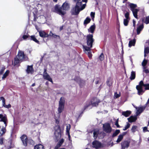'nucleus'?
<instances>
[{
  "label": "nucleus",
  "mask_w": 149,
  "mask_h": 149,
  "mask_svg": "<svg viewBox=\"0 0 149 149\" xmlns=\"http://www.w3.org/2000/svg\"><path fill=\"white\" fill-rule=\"evenodd\" d=\"M87 44V46H83L84 51H85L87 53L89 57L90 58L92 57L91 48L93 46V44L94 41V39L93 38L92 34H88L86 36Z\"/></svg>",
  "instance_id": "obj_1"
},
{
  "label": "nucleus",
  "mask_w": 149,
  "mask_h": 149,
  "mask_svg": "<svg viewBox=\"0 0 149 149\" xmlns=\"http://www.w3.org/2000/svg\"><path fill=\"white\" fill-rule=\"evenodd\" d=\"M69 8V5L67 2H65L61 7L56 5L54 7V11L60 15H63L66 13L65 11L68 10Z\"/></svg>",
  "instance_id": "obj_2"
},
{
  "label": "nucleus",
  "mask_w": 149,
  "mask_h": 149,
  "mask_svg": "<svg viewBox=\"0 0 149 149\" xmlns=\"http://www.w3.org/2000/svg\"><path fill=\"white\" fill-rule=\"evenodd\" d=\"M86 6V4L85 3L82 5V2L76 3V5L75 7L73 8L71 10V13L73 15H78L80 11L82 10L85 8Z\"/></svg>",
  "instance_id": "obj_3"
},
{
  "label": "nucleus",
  "mask_w": 149,
  "mask_h": 149,
  "mask_svg": "<svg viewBox=\"0 0 149 149\" xmlns=\"http://www.w3.org/2000/svg\"><path fill=\"white\" fill-rule=\"evenodd\" d=\"M145 87V90H149V84H144L143 81H141L139 83V85L136 86V88L137 90V94L139 95H142L145 91L143 88V87Z\"/></svg>",
  "instance_id": "obj_4"
},
{
  "label": "nucleus",
  "mask_w": 149,
  "mask_h": 149,
  "mask_svg": "<svg viewBox=\"0 0 149 149\" xmlns=\"http://www.w3.org/2000/svg\"><path fill=\"white\" fill-rule=\"evenodd\" d=\"M65 103L64 98L63 97H61L59 101L58 107V114H59V115L64 109Z\"/></svg>",
  "instance_id": "obj_5"
},
{
  "label": "nucleus",
  "mask_w": 149,
  "mask_h": 149,
  "mask_svg": "<svg viewBox=\"0 0 149 149\" xmlns=\"http://www.w3.org/2000/svg\"><path fill=\"white\" fill-rule=\"evenodd\" d=\"M61 130L59 126H56L55 127L54 134L57 139H59L61 137Z\"/></svg>",
  "instance_id": "obj_6"
},
{
  "label": "nucleus",
  "mask_w": 149,
  "mask_h": 149,
  "mask_svg": "<svg viewBox=\"0 0 149 149\" xmlns=\"http://www.w3.org/2000/svg\"><path fill=\"white\" fill-rule=\"evenodd\" d=\"M17 58H18L21 62L26 61L28 59V57L24 55L23 52L20 51L16 56Z\"/></svg>",
  "instance_id": "obj_7"
},
{
  "label": "nucleus",
  "mask_w": 149,
  "mask_h": 149,
  "mask_svg": "<svg viewBox=\"0 0 149 149\" xmlns=\"http://www.w3.org/2000/svg\"><path fill=\"white\" fill-rule=\"evenodd\" d=\"M130 140H125L121 143V149H127L130 146Z\"/></svg>",
  "instance_id": "obj_8"
},
{
  "label": "nucleus",
  "mask_w": 149,
  "mask_h": 149,
  "mask_svg": "<svg viewBox=\"0 0 149 149\" xmlns=\"http://www.w3.org/2000/svg\"><path fill=\"white\" fill-rule=\"evenodd\" d=\"M103 129L104 131L107 133H110L112 131V128L110 125L106 123L103 125Z\"/></svg>",
  "instance_id": "obj_9"
},
{
  "label": "nucleus",
  "mask_w": 149,
  "mask_h": 149,
  "mask_svg": "<svg viewBox=\"0 0 149 149\" xmlns=\"http://www.w3.org/2000/svg\"><path fill=\"white\" fill-rule=\"evenodd\" d=\"M43 78L46 80L51 82L52 84L53 83L52 78L47 72V69L46 68L44 69V71L43 73Z\"/></svg>",
  "instance_id": "obj_10"
},
{
  "label": "nucleus",
  "mask_w": 149,
  "mask_h": 149,
  "mask_svg": "<svg viewBox=\"0 0 149 149\" xmlns=\"http://www.w3.org/2000/svg\"><path fill=\"white\" fill-rule=\"evenodd\" d=\"M92 145L93 148L96 149L103 147V146L101 143L97 140H95L92 142Z\"/></svg>",
  "instance_id": "obj_11"
},
{
  "label": "nucleus",
  "mask_w": 149,
  "mask_h": 149,
  "mask_svg": "<svg viewBox=\"0 0 149 149\" xmlns=\"http://www.w3.org/2000/svg\"><path fill=\"white\" fill-rule=\"evenodd\" d=\"M0 121L3 122L5 127H6L7 124V119L6 115L0 114Z\"/></svg>",
  "instance_id": "obj_12"
},
{
  "label": "nucleus",
  "mask_w": 149,
  "mask_h": 149,
  "mask_svg": "<svg viewBox=\"0 0 149 149\" xmlns=\"http://www.w3.org/2000/svg\"><path fill=\"white\" fill-rule=\"evenodd\" d=\"M20 138L22 142L23 145L25 146H27L28 141L26 136L25 135H23Z\"/></svg>",
  "instance_id": "obj_13"
},
{
  "label": "nucleus",
  "mask_w": 149,
  "mask_h": 149,
  "mask_svg": "<svg viewBox=\"0 0 149 149\" xmlns=\"http://www.w3.org/2000/svg\"><path fill=\"white\" fill-rule=\"evenodd\" d=\"M100 100L96 98H93L91 101V104L93 106H96L98 105Z\"/></svg>",
  "instance_id": "obj_14"
},
{
  "label": "nucleus",
  "mask_w": 149,
  "mask_h": 149,
  "mask_svg": "<svg viewBox=\"0 0 149 149\" xmlns=\"http://www.w3.org/2000/svg\"><path fill=\"white\" fill-rule=\"evenodd\" d=\"M40 36L42 38L47 37L49 36V34L47 33L44 31H38Z\"/></svg>",
  "instance_id": "obj_15"
},
{
  "label": "nucleus",
  "mask_w": 149,
  "mask_h": 149,
  "mask_svg": "<svg viewBox=\"0 0 149 149\" xmlns=\"http://www.w3.org/2000/svg\"><path fill=\"white\" fill-rule=\"evenodd\" d=\"M136 108L137 109L136 112V115H138L140 113H141L145 109V107H141L138 108V109H137V107H136Z\"/></svg>",
  "instance_id": "obj_16"
},
{
  "label": "nucleus",
  "mask_w": 149,
  "mask_h": 149,
  "mask_svg": "<svg viewBox=\"0 0 149 149\" xmlns=\"http://www.w3.org/2000/svg\"><path fill=\"white\" fill-rule=\"evenodd\" d=\"M33 72V69L32 65L28 66L26 70V72L28 74H32Z\"/></svg>",
  "instance_id": "obj_17"
},
{
  "label": "nucleus",
  "mask_w": 149,
  "mask_h": 149,
  "mask_svg": "<svg viewBox=\"0 0 149 149\" xmlns=\"http://www.w3.org/2000/svg\"><path fill=\"white\" fill-rule=\"evenodd\" d=\"M6 127L0 126V136H2L5 134L6 131Z\"/></svg>",
  "instance_id": "obj_18"
},
{
  "label": "nucleus",
  "mask_w": 149,
  "mask_h": 149,
  "mask_svg": "<svg viewBox=\"0 0 149 149\" xmlns=\"http://www.w3.org/2000/svg\"><path fill=\"white\" fill-rule=\"evenodd\" d=\"M93 137L95 139H96L98 136L99 134V130L98 129H95L93 130Z\"/></svg>",
  "instance_id": "obj_19"
},
{
  "label": "nucleus",
  "mask_w": 149,
  "mask_h": 149,
  "mask_svg": "<svg viewBox=\"0 0 149 149\" xmlns=\"http://www.w3.org/2000/svg\"><path fill=\"white\" fill-rule=\"evenodd\" d=\"M66 134H68V137L70 139V130L71 128L70 125L69 124H67L66 125Z\"/></svg>",
  "instance_id": "obj_20"
},
{
  "label": "nucleus",
  "mask_w": 149,
  "mask_h": 149,
  "mask_svg": "<svg viewBox=\"0 0 149 149\" xmlns=\"http://www.w3.org/2000/svg\"><path fill=\"white\" fill-rule=\"evenodd\" d=\"M143 24H141L137 28V33L138 35L140 34V32L143 29Z\"/></svg>",
  "instance_id": "obj_21"
},
{
  "label": "nucleus",
  "mask_w": 149,
  "mask_h": 149,
  "mask_svg": "<svg viewBox=\"0 0 149 149\" xmlns=\"http://www.w3.org/2000/svg\"><path fill=\"white\" fill-rule=\"evenodd\" d=\"M95 25H93L91 26L89 29H88V32L91 33H93L95 29Z\"/></svg>",
  "instance_id": "obj_22"
},
{
  "label": "nucleus",
  "mask_w": 149,
  "mask_h": 149,
  "mask_svg": "<svg viewBox=\"0 0 149 149\" xmlns=\"http://www.w3.org/2000/svg\"><path fill=\"white\" fill-rule=\"evenodd\" d=\"M136 119L137 118L136 116H131L130 117L127 118L129 122L131 123L134 122L136 120Z\"/></svg>",
  "instance_id": "obj_23"
},
{
  "label": "nucleus",
  "mask_w": 149,
  "mask_h": 149,
  "mask_svg": "<svg viewBox=\"0 0 149 149\" xmlns=\"http://www.w3.org/2000/svg\"><path fill=\"white\" fill-rule=\"evenodd\" d=\"M131 113V111H123L122 113V115L126 117H128Z\"/></svg>",
  "instance_id": "obj_24"
},
{
  "label": "nucleus",
  "mask_w": 149,
  "mask_h": 149,
  "mask_svg": "<svg viewBox=\"0 0 149 149\" xmlns=\"http://www.w3.org/2000/svg\"><path fill=\"white\" fill-rule=\"evenodd\" d=\"M34 149H44L43 146L39 144L36 145L34 147Z\"/></svg>",
  "instance_id": "obj_25"
},
{
  "label": "nucleus",
  "mask_w": 149,
  "mask_h": 149,
  "mask_svg": "<svg viewBox=\"0 0 149 149\" xmlns=\"http://www.w3.org/2000/svg\"><path fill=\"white\" fill-rule=\"evenodd\" d=\"M136 42V40L134 39L133 40H131L129 42V47H130L132 46H134Z\"/></svg>",
  "instance_id": "obj_26"
},
{
  "label": "nucleus",
  "mask_w": 149,
  "mask_h": 149,
  "mask_svg": "<svg viewBox=\"0 0 149 149\" xmlns=\"http://www.w3.org/2000/svg\"><path fill=\"white\" fill-rule=\"evenodd\" d=\"M138 11L139 10L137 9H134L132 11V12L134 17L136 19L138 18L137 13Z\"/></svg>",
  "instance_id": "obj_27"
},
{
  "label": "nucleus",
  "mask_w": 149,
  "mask_h": 149,
  "mask_svg": "<svg viewBox=\"0 0 149 149\" xmlns=\"http://www.w3.org/2000/svg\"><path fill=\"white\" fill-rule=\"evenodd\" d=\"M64 142V139H62L59 140L58 143L57 144L56 146L60 147L63 143Z\"/></svg>",
  "instance_id": "obj_28"
},
{
  "label": "nucleus",
  "mask_w": 149,
  "mask_h": 149,
  "mask_svg": "<svg viewBox=\"0 0 149 149\" xmlns=\"http://www.w3.org/2000/svg\"><path fill=\"white\" fill-rule=\"evenodd\" d=\"M135 72L132 71L131 72V76L130 77V79L131 80L134 79L135 77Z\"/></svg>",
  "instance_id": "obj_29"
},
{
  "label": "nucleus",
  "mask_w": 149,
  "mask_h": 149,
  "mask_svg": "<svg viewBox=\"0 0 149 149\" xmlns=\"http://www.w3.org/2000/svg\"><path fill=\"white\" fill-rule=\"evenodd\" d=\"M124 135V134H120L119 135L116 142L117 143H119L123 139Z\"/></svg>",
  "instance_id": "obj_30"
},
{
  "label": "nucleus",
  "mask_w": 149,
  "mask_h": 149,
  "mask_svg": "<svg viewBox=\"0 0 149 149\" xmlns=\"http://www.w3.org/2000/svg\"><path fill=\"white\" fill-rule=\"evenodd\" d=\"M129 6L131 8V11L134 9H136V8H136L137 6L136 4L133 3H130L129 4Z\"/></svg>",
  "instance_id": "obj_31"
},
{
  "label": "nucleus",
  "mask_w": 149,
  "mask_h": 149,
  "mask_svg": "<svg viewBox=\"0 0 149 149\" xmlns=\"http://www.w3.org/2000/svg\"><path fill=\"white\" fill-rule=\"evenodd\" d=\"M91 20V19L89 17H87L86 19L85 20L84 22V24L85 25L89 23Z\"/></svg>",
  "instance_id": "obj_32"
},
{
  "label": "nucleus",
  "mask_w": 149,
  "mask_h": 149,
  "mask_svg": "<svg viewBox=\"0 0 149 149\" xmlns=\"http://www.w3.org/2000/svg\"><path fill=\"white\" fill-rule=\"evenodd\" d=\"M49 36H50L54 38H60V37L59 36L55 35L54 33H53L52 31H50L49 34Z\"/></svg>",
  "instance_id": "obj_33"
},
{
  "label": "nucleus",
  "mask_w": 149,
  "mask_h": 149,
  "mask_svg": "<svg viewBox=\"0 0 149 149\" xmlns=\"http://www.w3.org/2000/svg\"><path fill=\"white\" fill-rule=\"evenodd\" d=\"M22 62L21 61H20V60L18 58H17V56L15 58L14 61V65H15L20 62Z\"/></svg>",
  "instance_id": "obj_34"
},
{
  "label": "nucleus",
  "mask_w": 149,
  "mask_h": 149,
  "mask_svg": "<svg viewBox=\"0 0 149 149\" xmlns=\"http://www.w3.org/2000/svg\"><path fill=\"white\" fill-rule=\"evenodd\" d=\"M31 40H33L36 42L38 43L39 41L36 38L35 36H31Z\"/></svg>",
  "instance_id": "obj_35"
},
{
  "label": "nucleus",
  "mask_w": 149,
  "mask_h": 149,
  "mask_svg": "<svg viewBox=\"0 0 149 149\" xmlns=\"http://www.w3.org/2000/svg\"><path fill=\"white\" fill-rule=\"evenodd\" d=\"M144 56L145 57L146 56V54H148L149 53V47H145L144 51Z\"/></svg>",
  "instance_id": "obj_36"
},
{
  "label": "nucleus",
  "mask_w": 149,
  "mask_h": 149,
  "mask_svg": "<svg viewBox=\"0 0 149 149\" xmlns=\"http://www.w3.org/2000/svg\"><path fill=\"white\" fill-rule=\"evenodd\" d=\"M9 73V71L8 70H7L3 74V77H2V79H5L8 75Z\"/></svg>",
  "instance_id": "obj_37"
},
{
  "label": "nucleus",
  "mask_w": 149,
  "mask_h": 149,
  "mask_svg": "<svg viewBox=\"0 0 149 149\" xmlns=\"http://www.w3.org/2000/svg\"><path fill=\"white\" fill-rule=\"evenodd\" d=\"M120 130H116L112 134V137H114L116 136L120 133Z\"/></svg>",
  "instance_id": "obj_38"
},
{
  "label": "nucleus",
  "mask_w": 149,
  "mask_h": 149,
  "mask_svg": "<svg viewBox=\"0 0 149 149\" xmlns=\"http://www.w3.org/2000/svg\"><path fill=\"white\" fill-rule=\"evenodd\" d=\"M13 145L12 144V142L11 140H10L8 142V144L7 147L8 148H10L13 147Z\"/></svg>",
  "instance_id": "obj_39"
},
{
  "label": "nucleus",
  "mask_w": 149,
  "mask_h": 149,
  "mask_svg": "<svg viewBox=\"0 0 149 149\" xmlns=\"http://www.w3.org/2000/svg\"><path fill=\"white\" fill-rule=\"evenodd\" d=\"M99 59L100 61L103 60L104 59V56L103 53H102L99 58Z\"/></svg>",
  "instance_id": "obj_40"
},
{
  "label": "nucleus",
  "mask_w": 149,
  "mask_h": 149,
  "mask_svg": "<svg viewBox=\"0 0 149 149\" xmlns=\"http://www.w3.org/2000/svg\"><path fill=\"white\" fill-rule=\"evenodd\" d=\"M147 60L145 59V58H144L142 62V65L143 66H146L147 64Z\"/></svg>",
  "instance_id": "obj_41"
},
{
  "label": "nucleus",
  "mask_w": 149,
  "mask_h": 149,
  "mask_svg": "<svg viewBox=\"0 0 149 149\" xmlns=\"http://www.w3.org/2000/svg\"><path fill=\"white\" fill-rule=\"evenodd\" d=\"M128 19H124L123 23L124 25L125 26H127L128 25Z\"/></svg>",
  "instance_id": "obj_42"
},
{
  "label": "nucleus",
  "mask_w": 149,
  "mask_h": 149,
  "mask_svg": "<svg viewBox=\"0 0 149 149\" xmlns=\"http://www.w3.org/2000/svg\"><path fill=\"white\" fill-rule=\"evenodd\" d=\"M130 124L129 123H127V125L125 126V127H124V128L123 129V130H126L130 126Z\"/></svg>",
  "instance_id": "obj_43"
},
{
  "label": "nucleus",
  "mask_w": 149,
  "mask_h": 149,
  "mask_svg": "<svg viewBox=\"0 0 149 149\" xmlns=\"http://www.w3.org/2000/svg\"><path fill=\"white\" fill-rule=\"evenodd\" d=\"M0 100L2 101L3 106L5 105V100L4 98L3 97H0Z\"/></svg>",
  "instance_id": "obj_44"
},
{
  "label": "nucleus",
  "mask_w": 149,
  "mask_h": 149,
  "mask_svg": "<svg viewBox=\"0 0 149 149\" xmlns=\"http://www.w3.org/2000/svg\"><path fill=\"white\" fill-rule=\"evenodd\" d=\"M145 23L146 24L149 23V16L146 17Z\"/></svg>",
  "instance_id": "obj_45"
},
{
  "label": "nucleus",
  "mask_w": 149,
  "mask_h": 149,
  "mask_svg": "<svg viewBox=\"0 0 149 149\" xmlns=\"http://www.w3.org/2000/svg\"><path fill=\"white\" fill-rule=\"evenodd\" d=\"M120 96V93H119V94H118L117 93H115L114 95V98H117L119 97Z\"/></svg>",
  "instance_id": "obj_46"
},
{
  "label": "nucleus",
  "mask_w": 149,
  "mask_h": 149,
  "mask_svg": "<svg viewBox=\"0 0 149 149\" xmlns=\"http://www.w3.org/2000/svg\"><path fill=\"white\" fill-rule=\"evenodd\" d=\"M137 128V126H133L132 128V129H131V130L133 132H134L135 131H136V129Z\"/></svg>",
  "instance_id": "obj_47"
},
{
  "label": "nucleus",
  "mask_w": 149,
  "mask_h": 149,
  "mask_svg": "<svg viewBox=\"0 0 149 149\" xmlns=\"http://www.w3.org/2000/svg\"><path fill=\"white\" fill-rule=\"evenodd\" d=\"M129 13L128 12H127L125 13V17L126 18V19H129Z\"/></svg>",
  "instance_id": "obj_48"
},
{
  "label": "nucleus",
  "mask_w": 149,
  "mask_h": 149,
  "mask_svg": "<svg viewBox=\"0 0 149 149\" xmlns=\"http://www.w3.org/2000/svg\"><path fill=\"white\" fill-rule=\"evenodd\" d=\"M115 125L117 127H120V126L118 123V119H117L115 123Z\"/></svg>",
  "instance_id": "obj_49"
},
{
  "label": "nucleus",
  "mask_w": 149,
  "mask_h": 149,
  "mask_svg": "<svg viewBox=\"0 0 149 149\" xmlns=\"http://www.w3.org/2000/svg\"><path fill=\"white\" fill-rule=\"evenodd\" d=\"M5 69V68L4 67H3L1 69L0 71V74H2L4 72V70Z\"/></svg>",
  "instance_id": "obj_50"
},
{
  "label": "nucleus",
  "mask_w": 149,
  "mask_h": 149,
  "mask_svg": "<svg viewBox=\"0 0 149 149\" xmlns=\"http://www.w3.org/2000/svg\"><path fill=\"white\" fill-rule=\"evenodd\" d=\"M3 106L4 107L7 108H9L11 107V105L10 104H9L8 105H6L5 104V105H4Z\"/></svg>",
  "instance_id": "obj_51"
},
{
  "label": "nucleus",
  "mask_w": 149,
  "mask_h": 149,
  "mask_svg": "<svg viewBox=\"0 0 149 149\" xmlns=\"http://www.w3.org/2000/svg\"><path fill=\"white\" fill-rule=\"evenodd\" d=\"M95 14V13H94L93 12H91V13L90 15H91V16L92 17V19H93V18L94 17Z\"/></svg>",
  "instance_id": "obj_52"
},
{
  "label": "nucleus",
  "mask_w": 149,
  "mask_h": 149,
  "mask_svg": "<svg viewBox=\"0 0 149 149\" xmlns=\"http://www.w3.org/2000/svg\"><path fill=\"white\" fill-rule=\"evenodd\" d=\"M27 143L30 144H33V141L32 139H29L28 140Z\"/></svg>",
  "instance_id": "obj_53"
},
{
  "label": "nucleus",
  "mask_w": 149,
  "mask_h": 149,
  "mask_svg": "<svg viewBox=\"0 0 149 149\" xmlns=\"http://www.w3.org/2000/svg\"><path fill=\"white\" fill-rule=\"evenodd\" d=\"M143 131L144 132H145L147 131H149L148 130H147V128L146 127H143Z\"/></svg>",
  "instance_id": "obj_54"
},
{
  "label": "nucleus",
  "mask_w": 149,
  "mask_h": 149,
  "mask_svg": "<svg viewBox=\"0 0 149 149\" xmlns=\"http://www.w3.org/2000/svg\"><path fill=\"white\" fill-rule=\"evenodd\" d=\"M28 36H29L28 35H24L23 36L22 38L24 39L25 40L27 38Z\"/></svg>",
  "instance_id": "obj_55"
},
{
  "label": "nucleus",
  "mask_w": 149,
  "mask_h": 149,
  "mask_svg": "<svg viewBox=\"0 0 149 149\" xmlns=\"http://www.w3.org/2000/svg\"><path fill=\"white\" fill-rule=\"evenodd\" d=\"M75 80L79 83L81 82V79L79 78H78L77 79H75Z\"/></svg>",
  "instance_id": "obj_56"
},
{
  "label": "nucleus",
  "mask_w": 149,
  "mask_h": 149,
  "mask_svg": "<svg viewBox=\"0 0 149 149\" xmlns=\"http://www.w3.org/2000/svg\"><path fill=\"white\" fill-rule=\"evenodd\" d=\"M143 72H145L146 73H149V71L147 69H146L144 70H143Z\"/></svg>",
  "instance_id": "obj_57"
},
{
  "label": "nucleus",
  "mask_w": 149,
  "mask_h": 149,
  "mask_svg": "<svg viewBox=\"0 0 149 149\" xmlns=\"http://www.w3.org/2000/svg\"><path fill=\"white\" fill-rule=\"evenodd\" d=\"M60 147L55 146L54 148V149H66L64 148H59Z\"/></svg>",
  "instance_id": "obj_58"
},
{
  "label": "nucleus",
  "mask_w": 149,
  "mask_h": 149,
  "mask_svg": "<svg viewBox=\"0 0 149 149\" xmlns=\"http://www.w3.org/2000/svg\"><path fill=\"white\" fill-rule=\"evenodd\" d=\"M3 139H0V144H2L3 143Z\"/></svg>",
  "instance_id": "obj_59"
},
{
  "label": "nucleus",
  "mask_w": 149,
  "mask_h": 149,
  "mask_svg": "<svg viewBox=\"0 0 149 149\" xmlns=\"http://www.w3.org/2000/svg\"><path fill=\"white\" fill-rule=\"evenodd\" d=\"M133 26L134 27H135V20H133Z\"/></svg>",
  "instance_id": "obj_60"
},
{
  "label": "nucleus",
  "mask_w": 149,
  "mask_h": 149,
  "mask_svg": "<svg viewBox=\"0 0 149 149\" xmlns=\"http://www.w3.org/2000/svg\"><path fill=\"white\" fill-rule=\"evenodd\" d=\"M80 115H79V114L77 115H75L77 119H78L80 116Z\"/></svg>",
  "instance_id": "obj_61"
},
{
  "label": "nucleus",
  "mask_w": 149,
  "mask_h": 149,
  "mask_svg": "<svg viewBox=\"0 0 149 149\" xmlns=\"http://www.w3.org/2000/svg\"><path fill=\"white\" fill-rule=\"evenodd\" d=\"M75 2H76L77 3H80L79 1H80L81 0H73Z\"/></svg>",
  "instance_id": "obj_62"
},
{
  "label": "nucleus",
  "mask_w": 149,
  "mask_h": 149,
  "mask_svg": "<svg viewBox=\"0 0 149 149\" xmlns=\"http://www.w3.org/2000/svg\"><path fill=\"white\" fill-rule=\"evenodd\" d=\"M110 145H111V146H113V143H112L111 144H108V145L109 146Z\"/></svg>",
  "instance_id": "obj_63"
},
{
  "label": "nucleus",
  "mask_w": 149,
  "mask_h": 149,
  "mask_svg": "<svg viewBox=\"0 0 149 149\" xmlns=\"http://www.w3.org/2000/svg\"><path fill=\"white\" fill-rule=\"evenodd\" d=\"M143 66V70H145L146 69V66Z\"/></svg>",
  "instance_id": "obj_64"
}]
</instances>
